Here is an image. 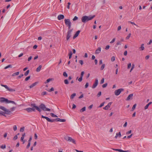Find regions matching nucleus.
I'll list each match as a JSON object with an SVG mask.
<instances>
[{
  "mask_svg": "<svg viewBox=\"0 0 152 152\" xmlns=\"http://www.w3.org/2000/svg\"><path fill=\"white\" fill-rule=\"evenodd\" d=\"M101 95V92L99 91V93L97 94V97H99Z\"/></svg>",
  "mask_w": 152,
  "mask_h": 152,
  "instance_id": "obj_44",
  "label": "nucleus"
},
{
  "mask_svg": "<svg viewBox=\"0 0 152 152\" xmlns=\"http://www.w3.org/2000/svg\"><path fill=\"white\" fill-rule=\"evenodd\" d=\"M98 80L97 79H95V82L92 86V88H94L96 87L98 84Z\"/></svg>",
  "mask_w": 152,
  "mask_h": 152,
  "instance_id": "obj_10",
  "label": "nucleus"
},
{
  "mask_svg": "<svg viewBox=\"0 0 152 152\" xmlns=\"http://www.w3.org/2000/svg\"><path fill=\"white\" fill-rule=\"evenodd\" d=\"M30 78V76H29L27 77L25 79V80L26 81H28L29 79Z\"/></svg>",
  "mask_w": 152,
  "mask_h": 152,
  "instance_id": "obj_41",
  "label": "nucleus"
},
{
  "mask_svg": "<svg viewBox=\"0 0 152 152\" xmlns=\"http://www.w3.org/2000/svg\"><path fill=\"white\" fill-rule=\"evenodd\" d=\"M104 78H103L102 79L101 81V82H100V84H102L104 82Z\"/></svg>",
  "mask_w": 152,
  "mask_h": 152,
  "instance_id": "obj_46",
  "label": "nucleus"
},
{
  "mask_svg": "<svg viewBox=\"0 0 152 152\" xmlns=\"http://www.w3.org/2000/svg\"><path fill=\"white\" fill-rule=\"evenodd\" d=\"M104 66H105V64H103L102 65V66H101V69H100L101 70H102L104 68Z\"/></svg>",
  "mask_w": 152,
  "mask_h": 152,
  "instance_id": "obj_35",
  "label": "nucleus"
},
{
  "mask_svg": "<svg viewBox=\"0 0 152 152\" xmlns=\"http://www.w3.org/2000/svg\"><path fill=\"white\" fill-rule=\"evenodd\" d=\"M24 127H22L20 129V132H23L24 131Z\"/></svg>",
  "mask_w": 152,
  "mask_h": 152,
  "instance_id": "obj_40",
  "label": "nucleus"
},
{
  "mask_svg": "<svg viewBox=\"0 0 152 152\" xmlns=\"http://www.w3.org/2000/svg\"><path fill=\"white\" fill-rule=\"evenodd\" d=\"M107 83H106L104 84L102 86V87L103 88H104L107 87Z\"/></svg>",
  "mask_w": 152,
  "mask_h": 152,
  "instance_id": "obj_38",
  "label": "nucleus"
},
{
  "mask_svg": "<svg viewBox=\"0 0 152 152\" xmlns=\"http://www.w3.org/2000/svg\"><path fill=\"white\" fill-rule=\"evenodd\" d=\"M63 75L65 77H67V74L66 72H64L63 73Z\"/></svg>",
  "mask_w": 152,
  "mask_h": 152,
  "instance_id": "obj_36",
  "label": "nucleus"
},
{
  "mask_svg": "<svg viewBox=\"0 0 152 152\" xmlns=\"http://www.w3.org/2000/svg\"><path fill=\"white\" fill-rule=\"evenodd\" d=\"M131 35V33H130L126 37V39H129L130 38V36Z\"/></svg>",
  "mask_w": 152,
  "mask_h": 152,
  "instance_id": "obj_33",
  "label": "nucleus"
},
{
  "mask_svg": "<svg viewBox=\"0 0 152 152\" xmlns=\"http://www.w3.org/2000/svg\"><path fill=\"white\" fill-rule=\"evenodd\" d=\"M124 90V89L123 88H120V89L117 90L115 91V92H114L116 96L118 95H119L121 93L122 91H123Z\"/></svg>",
  "mask_w": 152,
  "mask_h": 152,
  "instance_id": "obj_6",
  "label": "nucleus"
},
{
  "mask_svg": "<svg viewBox=\"0 0 152 152\" xmlns=\"http://www.w3.org/2000/svg\"><path fill=\"white\" fill-rule=\"evenodd\" d=\"M118 136L119 137H121V132H119L118 133H116V136L115 137V138H117Z\"/></svg>",
  "mask_w": 152,
  "mask_h": 152,
  "instance_id": "obj_20",
  "label": "nucleus"
},
{
  "mask_svg": "<svg viewBox=\"0 0 152 152\" xmlns=\"http://www.w3.org/2000/svg\"><path fill=\"white\" fill-rule=\"evenodd\" d=\"M0 148H1L4 149L5 148H6V145H2L0 146Z\"/></svg>",
  "mask_w": 152,
  "mask_h": 152,
  "instance_id": "obj_34",
  "label": "nucleus"
},
{
  "mask_svg": "<svg viewBox=\"0 0 152 152\" xmlns=\"http://www.w3.org/2000/svg\"><path fill=\"white\" fill-rule=\"evenodd\" d=\"M132 132V131L131 130H129V131H128L126 133V134H129L130 133H131Z\"/></svg>",
  "mask_w": 152,
  "mask_h": 152,
  "instance_id": "obj_59",
  "label": "nucleus"
},
{
  "mask_svg": "<svg viewBox=\"0 0 152 152\" xmlns=\"http://www.w3.org/2000/svg\"><path fill=\"white\" fill-rule=\"evenodd\" d=\"M79 63L81 65H82L83 64V61L82 60H80L79 61Z\"/></svg>",
  "mask_w": 152,
  "mask_h": 152,
  "instance_id": "obj_51",
  "label": "nucleus"
},
{
  "mask_svg": "<svg viewBox=\"0 0 152 152\" xmlns=\"http://www.w3.org/2000/svg\"><path fill=\"white\" fill-rule=\"evenodd\" d=\"M72 29L69 30L67 34L66 39L67 40H68L70 37L71 36V33L72 31Z\"/></svg>",
  "mask_w": 152,
  "mask_h": 152,
  "instance_id": "obj_7",
  "label": "nucleus"
},
{
  "mask_svg": "<svg viewBox=\"0 0 152 152\" xmlns=\"http://www.w3.org/2000/svg\"><path fill=\"white\" fill-rule=\"evenodd\" d=\"M37 83H38L37 82H35L34 83L32 84L31 85V86H29L30 88H32L33 87H34L37 84Z\"/></svg>",
  "mask_w": 152,
  "mask_h": 152,
  "instance_id": "obj_21",
  "label": "nucleus"
},
{
  "mask_svg": "<svg viewBox=\"0 0 152 152\" xmlns=\"http://www.w3.org/2000/svg\"><path fill=\"white\" fill-rule=\"evenodd\" d=\"M52 80H53L52 78H49L46 80V81L45 82V84L47 83H48V82H49L50 81H51Z\"/></svg>",
  "mask_w": 152,
  "mask_h": 152,
  "instance_id": "obj_23",
  "label": "nucleus"
},
{
  "mask_svg": "<svg viewBox=\"0 0 152 152\" xmlns=\"http://www.w3.org/2000/svg\"><path fill=\"white\" fill-rule=\"evenodd\" d=\"M86 107H83L82 109L80 110V112L81 113L84 111L86 110Z\"/></svg>",
  "mask_w": 152,
  "mask_h": 152,
  "instance_id": "obj_26",
  "label": "nucleus"
},
{
  "mask_svg": "<svg viewBox=\"0 0 152 152\" xmlns=\"http://www.w3.org/2000/svg\"><path fill=\"white\" fill-rule=\"evenodd\" d=\"M112 149L114 151H118L120 152H129V150L124 151L122 150L121 149H114V148H112Z\"/></svg>",
  "mask_w": 152,
  "mask_h": 152,
  "instance_id": "obj_13",
  "label": "nucleus"
},
{
  "mask_svg": "<svg viewBox=\"0 0 152 152\" xmlns=\"http://www.w3.org/2000/svg\"><path fill=\"white\" fill-rule=\"evenodd\" d=\"M88 83H86L85 86V88H87L88 87Z\"/></svg>",
  "mask_w": 152,
  "mask_h": 152,
  "instance_id": "obj_60",
  "label": "nucleus"
},
{
  "mask_svg": "<svg viewBox=\"0 0 152 152\" xmlns=\"http://www.w3.org/2000/svg\"><path fill=\"white\" fill-rule=\"evenodd\" d=\"M8 99L4 97H0V102H5L7 103Z\"/></svg>",
  "mask_w": 152,
  "mask_h": 152,
  "instance_id": "obj_8",
  "label": "nucleus"
},
{
  "mask_svg": "<svg viewBox=\"0 0 152 152\" xmlns=\"http://www.w3.org/2000/svg\"><path fill=\"white\" fill-rule=\"evenodd\" d=\"M50 115H51V116L53 117H58V116L56 115H55L54 114H53V113H50Z\"/></svg>",
  "mask_w": 152,
  "mask_h": 152,
  "instance_id": "obj_28",
  "label": "nucleus"
},
{
  "mask_svg": "<svg viewBox=\"0 0 152 152\" xmlns=\"http://www.w3.org/2000/svg\"><path fill=\"white\" fill-rule=\"evenodd\" d=\"M19 72H16L13 73L12 74V76H14L15 75H18L19 74Z\"/></svg>",
  "mask_w": 152,
  "mask_h": 152,
  "instance_id": "obj_25",
  "label": "nucleus"
},
{
  "mask_svg": "<svg viewBox=\"0 0 152 152\" xmlns=\"http://www.w3.org/2000/svg\"><path fill=\"white\" fill-rule=\"evenodd\" d=\"M133 96V94H129L128 97L126 98V100H129L131 98L132 99V97Z\"/></svg>",
  "mask_w": 152,
  "mask_h": 152,
  "instance_id": "obj_18",
  "label": "nucleus"
},
{
  "mask_svg": "<svg viewBox=\"0 0 152 152\" xmlns=\"http://www.w3.org/2000/svg\"><path fill=\"white\" fill-rule=\"evenodd\" d=\"M42 67V66L40 65L36 69V71L37 72H39L40 71L41 68Z\"/></svg>",
  "mask_w": 152,
  "mask_h": 152,
  "instance_id": "obj_19",
  "label": "nucleus"
},
{
  "mask_svg": "<svg viewBox=\"0 0 152 152\" xmlns=\"http://www.w3.org/2000/svg\"><path fill=\"white\" fill-rule=\"evenodd\" d=\"M72 52L71 51H70L69 52V59H70L71 58L72 56Z\"/></svg>",
  "mask_w": 152,
  "mask_h": 152,
  "instance_id": "obj_24",
  "label": "nucleus"
},
{
  "mask_svg": "<svg viewBox=\"0 0 152 152\" xmlns=\"http://www.w3.org/2000/svg\"><path fill=\"white\" fill-rule=\"evenodd\" d=\"M64 22L65 24L68 27V29L70 30L71 23L70 21V20L69 19H65Z\"/></svg>",
  "mask_w": 152,
  "mask_h": 152,
  "instance_id": "obj_4",
  "label": "nucleus"
},
{
  "mask_svg": "<svg viewBox=\"0 0 152 152\" xmlns=\"http://www.w3.org/2000/svg\"><path fill=\"white\" fill-rule=\"evenodd\" d=\"M1 85L3 87H4L7 89L8 91L11 92H13L15 91V90L14 89L8 87L6 85H4L2 84H1Z\"/></svg>",
  "mask_w": 152,
  "mask_h": 152,
  "instance_id": "obj_5",
  "label": "nucleus"
},
{
  "mask_svg": "<svg viewBox=\"0 0 152 152\" xmlns=\"http://www.w3.org/2000/svg\"><path fill=\"white\" fill-rule=\"evenodd\" d=\"M64 83L66 84H67L69 83V82L67 79H65L64 80Z\"/></svg>",
  "mask_w": 152,
  "mask_h": 152,
  "instance_id": "obj_37",
  "label": "nucleus"
},
{
  "mask_svg": "<svg viewBox=\"0 0 152 152\" xmlns=\"http://www.w3.org/2000/svg\"><path fill=\"white\" fill-rule=\"evenodd\" d=\"M115 38H113L112 39V40L110 42V43H113L115 41Z\"/></svg>",
  "mask_w": 152,
  "mask_h": 152,
  "instance_id": "obj_45",
  "label": "nucleus"
},
{
  "mask_svg": "<svg viewBox=\"0 0 152 152\" xmlns=\"http://www.w3.org/2000/svg\"><path fill=\"white\" fill-rule=\"evenodd\" d=\"M104 102H103L102 103L100 104V106H99V107H102V106L104 105Z\"/></svg>",
  "mask_w": 152,
  "mask_h": 152,
  "instance_id": "obj_47",
  "label": "nucleus"
},
{
  "mask_svg": "<svg viewBox=\"0 0 152 152\" xmlns=\"http://www.w3.org/2000/svg\"><path fill=\"white\" fill-rule=\"evenodd\" d=\"M47 92L46 91H43L42 93V94L43 95L46 94Z\"/></svg>",
  "mask_w": 152,
  "mask_h": 152,
  "instance_id": "obj_64",
  "label": "nucleus"
},
{
  "mask_svg": "<svg viewBox=\"0 0 152 152\" xmlns=\"http://www.w3.org/2000/svg\"><path fill=\"white\" fill-rule=\"evenodd\" d=\"M0 109L5 111L6 109L4 107L1 106H0Z\"/></svg>",
  "mask_w": 152,
  "mask_h": 152,
  "instance_id": "obj_30",
  "label": "nucleus"
},
{
  "mask_svg": "<svg viewBox=\"0 0 152 152\" xmlns=\"http://www.w3.org/2000/svg\"><path fill=\"white\" fill-rule=\"evenodd\" d=\"M54 90V88L53 87H52L51 88L50 90L48 91L49 92H50L52 91H53Z\"/></svg>",
  "mask_w": 152,
  "mask_h": 152,
  "instance_id": "obj_49",
  "label": "nucleus"
},
{
  "mask_svg": "<svg viewBox=\"0 0 152 152\" xmlns=\"http://www.w3.org/2000/svg\"><path fill=\"white\" fill-rule=\"evenodd\" d=\"M80 32V30L77 31L76 32L75 34H74V36H73V39H74L76 37H77L78 36V35L79 34Z\"/></svg>",
  "mask_w": 152,
  "mask_h": 152,
  "instance_id": "obj_15",
  "label": "nucleus"
},
{
  "mask_svg": "<svg viewBox=\"0 0 152 152\" xmlns=\"http://www.w3.org/2000/svg\"><path fill=\"white\" fill-rule=\"evenodd\" d=\"M29 70H27L25 73L24 75L26 76H27L28 74L29 73Z\"/></svg>",
  "mask_w": 152,
  "mask_h": 152,
  "instance_id": "obj_31",
  "label": "nucleus"
},
{
  "mask_svg": "<svg viewBox=\"0 0 152 152\" xmlns=\"http://www.w3.org/2000/svg\"><path fill=\"white\" fill-rule=\"evenodd\" d=\"M30 106L32 108H28L25 109V110L27 111L29 113L32 111L35 112V109L40 113L42 110L44 111H50V109L46 107L45 105L43 104H41L39 107L37 106L35 103L31 104Z\"/></svg>",
  "mask_w": 152,
  "mask_h": 152,
  "instance_id": "obj_1",
  "label": "nucleus"
},
{
  "mask_svg": "<svg viewBox=\"0 0 152 152\" xmlns=\"http://www.w3.org/2000/svg\"><path fill=\"white\" fill-rule=\"evenodd\" d=\"M64 139L67 141H69L72 142L74 144H76V142L75 140L72 139V137H69L66 136L64 137Z\"/></svg>",
  "mask_w": 152,
  "mask_h": 152,
  "instance_id": "obj_3",
  "label": "nucleus"
},
{
  "mask_svg": "<svg viewBox=\"0 0 152 152\" xmlns=\"http://www.w3.org/2000/svg\"><path fill=\"white\" fill-rule=\"evenodd\" d=\"M84 74V72L83 71L82 72H81V75H80V77H83V75Z\"/></svg>",
  "mask_w": 152,
  "mask_h": 152,
  "instance_id": "obj_53",
  "label": "nucleus"
},
{
  "mask_svg": "<svg viewBox=\"0 0 152 152\" xmlns=\"http://www.w3.org/2000/svg\"><path fill=\"white\" fill-rule=\"evenodd\" d=\"M76 96L75 93H73L72 95H71L70 96V99H73L75 96Z\"/></svg>",
  "mask_w": 152,
  "mask_h": 152,
  "instance_id": "obj_27",
  "label": "nucleus"
},
{
  "mask_svg": "<svg viewBox=\"0 0 152 152\" xmlns=\"http://www.w3.org/2000/svg\"><path fill=\"white\" fill-rule=\"evenodd\" d=\"M149 106V105L148 104H147L144 107L145 109L146 110L148 108Z\"/></svg>",
  "mask_w": 152,
  "mask_h": 152,
  "instance_id": "obj_62",
  "label": "nucleus"
},
{
  "mask_svg": "<svg viewBox=\"0 0 152 152\" xmlns=\"http://www.w3.org/2000/svg\"><path fill=\"white\" fill-rule=\"evenodd\" d=\"M64 18V16L63 15H60L58 16L57 18L58 20H61L63 19Z\"/></svg>",
  "mask_w": 152,
  "mask_h": 152,
  "instance_id": "obj_14",
  "label": "nucleus"
},
{
  "mask_svg": "<svg viewBox=\"0 0 152 152\" xmlns=\"http://www.w3.org/2000/svg\"><path fill=\"white\" fill-rule=\"evenodd\" d=\"M112 104V102H110L108 103L107 105L105 107L103 108V109L105 110H107L110 107L111 105Z\"/></svg>",
  "mask_w": 152,
  "mask_h": 152,
  "instance_id": "obj_11",
  "label": "nucleus"
},
{
  "mask_svg": "<svg viewBox=\"0 0 152 152\" xmlns=\"http://www.w3.org/2000/svg\"><path fill=\"white\" fill-rule=\"evenodd\" d=\"M115 60V58L114 56H113L111 58V61H113Z\"/></svg>",
  "mask_w": 152,
  "mask_h": 152,
  "instance_id": "obj_58",
  "label": "nucleus"
},
{
  "mask_svg": "<svg viewBox=\"0 0 152 152\" xmlns=\"http://www.w3.org/2000/svg\"><path fill=\"white\" fill-rule=\"evenodd\" d=\"M12 103V104H16V103H15V102L14 101H10V100H8V101H7V103Z\"/></svg>",
  "mask_w": 152,
  "mask_h": 152,
  "instance_id": "obj_29",
  "label": "nucleus"
},
{
  "mask_svg": "<svg viewBox=\"0 0 152 152\" xmlns=\"http://www.w3.org/2000/svg\"><path fill=\"white\" fill-rule=\"evenodd\" d=\"M55 121H60L62 122H65L66 121V120L64 119H61L59 118H57L54 119Z\"/></svg>",
  "mask_w": 152,
  "mask_h": 152,
  "instance_id": "obj_12",
  "label": "nucleus"
},
{
  "mask_svg": "<svg viewBox=\"0 0 152 152\" xmlns=\"http://www.w3.org/2000/svg\"><path fill=\"white\" fill-rule=\"evenodd\" d=\"M0 114H1L4 116H6L5 115H4L5 114V112H3L1 111V112H0Z\"/></svg>",
  "mask_w": 152,
  "mask_h": 152,
  "instance_id": "obj_48",
  "label": "nucleus"
},
{
  "mask_svg": "<svg viewBox=\"0 0 152 152\" xmlns=\"http://www.w3.org/2000/svg\"><path fill=\"white\" fill-rule=\"evenodd\" d=\"M5 113V114L7 115H10L11 114V111H10L9 110H8L7 109H6V110L4 111Z\"/></svg>",
  "mask_w": 152,
  "mask_h": 152,
  "instance_id": "obj_16",
  "label": "nucleus"
},
{
  "mask_svg": "<svg viewBox=\"0 0 152 152\" xmlns=\"http://www.w3.org/2000/svg\"><path fill=\"white\" fill-rule=\"evenodd\" d=\"M30 145V142H28V144L27 145V146L26 148H29Z\"/></svg>",
  "mask_w": 152,
  "mask_h": 152,
  "instance_id": "obj_54",
  "label": "nucleus"
},
{
  "mask_svg": "<svg viewBox=\"0 0 152 152\" xmlns=\"http://www.w3.org/2000/svg\"><path fill=\"white\" fill-rule=\"evenodd\" d=\"M134 64H133L132 65V66L131 67V70H132V69L134 68Z\"/></svg>",
  "mask_w": 152,
  "mask_h": 152,
  "instance_id": "obj_61",
  "label": "nucleus"
},
{
  "mask_svg": "<svg viewBox=\"0 0 152 152\" xmlns=\"http://www.w3.org/2000/svg\"><path fill=\"white\" fill-rule=\"evenodd\" d=\"M23 76V74H21L19 76H18V78H20L21 77H22Z\"/></svg>",
  "mask_w": 152,
  "mask_h": 152,
  "instance_id": "obj_52",
  "label": "nucleus"
},
{
  "mask_svg": "<svg viewBox=\"0 0 152 152\" xmlns=\"http://www.w3.org/2000/svg\"><path fill=\"white\" fill-rule=\"evenodd\" d=\"M131 63H129L128 65V69H129L131 67Z\"/></svg>",
  "mask_w": 152,
  "mask_h": 152,
  "instance_id": "obj_43",
  "label": "nucleus"
},
{
  "mask_svg": "<svg viewBox=\"0 0 152 152\" xmlns=\"http://www.w3.org/2000/svg\"><path fill=\"white\" fill-rule=\"evenodd\" d=\"M110 46L109 45H107L106 47H105V49L106 50H108L109 49V48H110Z\"/></svg>",
  "mask_w": 152,
  "mask_h": 152,
  "instance_id": "obj_56",
  "label": "nucleus"
},
{
  "mask_svg": "<svg viewBox=\"0 0 152 152\" xmlns=\"http://www.w3.org/2000/svg\"><path fill=\"white\" fill-rule=\"evenodd\" d=\"M13 130L14 131H15L17 130V126L16 125H15L13 126Z\"/></svg>",
  "mask_w": 152,
  "mask_h": 152,
  "instance_id": "obj_55",
  "label": "nucleus"
},
{
  "mask_svg": "<svg viewBox=\"0 0 152 152\" xmlns=\"http://www.w3.org/2000/svg\"><path fill=\"white\" fill-rule=\"evenodd\" d=\"M101 48L100 47H99L98 49L96 50L95 54H98L100 53L101 52Z\"/></svg>",
  "mask_w": 152,
  "mask_h": 152,
  "instance_id": "obj_17",
  "label": "nucleus"
},
{
  "mask_svg": "<svg viewBox=\"0 0 152 152\" xmlns=\"http://www.w3.org/2000/svg\"><path fill=\"white\" fill-rule=\"evenodd\" d=\"M95 17V15L93 16L90 15L88 16H84L81 18L82 22L84 23H86L89 20H91Z\"/></svg>",
  "mask_w": 152,
  "mask_h": 152,
  "instance_id": "obj_2",
  "label": "nucleus"
},
{
  "mask_svg": "<svg viewBox=\"0 0 152 152\" xmlns=\"http://www.w3.org/2000/svg\"><path fill=\"white\" fill-rule=\"evenodd\" d=\"M78 19V18L77 17L75 16L74 18L73 19V20L75 21L77 20Z\"/></svg>",
  "mask_w": 152,
  "mask_h": 152,
  "instance_id": "obj_39",
  "label": "nucleus"
},
{
  "mask_svg": "<svg viewBox=\"0 0 152 152\" xmlns=\"http://www.w3.org/2000/svg\"><path fill=\"white\" fill-rule=\"evenodd\" d=\"M12 67V65L11 64L7 66H6L4 68L5 69H6L8 68H11Z\"/></svg>",
  "mask_w": 152,
  "mask_h": 152,
  "instance_id": "obj_32",
  "label": "nucleus"
},
{
  "mask_svg": "<svg viewBox=\"0 0 152 152\" xmlns=\"http://www.w3.org/2000/svg\"><path fill=\"white\" fill-rule=\"evenodd\" d=\"M41 117L42 118H45L49 122H52L54 121V119H53V120H51V119H50L49 118H48V117L44 116L43 115H42Z\"/></svg>",
  "mask_w": 152,
  "mask_h": 152,
  "instance_id": "obj_9",
  "label": "nucleus"
},
{
  "mask_svg": "<svg viewBox=\"0 0 152 152\" xmlns=\"http://www.w3.org/2000/svg\"><path fill=\"white\" fill-rule=\"evenodd\" d=\"M82 80V77H80L78 79V80L79 82H81Z\"/></svg>",
  "mask_w": 152,
  "mask_h": 152,
  "instance_id": "obj_57",
  "label": "nucleus"
},
{
  "mask_svg": "<svg viewBox=\"0 0 152 152\" xmlns=\"http://www.w3.org/2000/svg\"><path fill=\"white\" fill-rule=\"evenodd\" d=\"M15 108V107H13L10 108V110L11 111H13Z\"/></svg>",
  "mask_w": 152,
  "mask_h": 152,
  "instance_id": "obj_50",
  "label": "nucleus"
},
{
  "mask_svg": "<svg viewBox=\"0 0 152 152\" xmlns=\"http://www.w3.org/2000/svg\"><path fill=\"white\" fill-rule=\"evenodd\" d=\"M140 50H143L144 49V44H142L141 47L139 48Z\"/></svg>",
  "mask_w": 152,
  "mask_h": 152,
  "instance_id": "obj_22",
  "label": "nucleus"
},
{
  "mask_svg": "<svg viewBox=\"0 0 152 152\" xmlns=\"http://www.w3.org/2000/svg\"><path fill=\"white\" fill-rule=\"evenodd\" d=\"M136 106V104H135L132 107V110H134L135 109Z\"/></svg>",
  "mask_w": 152,
  "mask_h": 152,
  "instance_id": "obj_42",
  "label": "nucleus"
},
{
  "mask_svg": "<svg viewBox=\"0 0 152 152\" xmlns=\"http://www.w3.org/2000/svg\"><path fill=\"white\" fill-rule=\"evenodd\" d=\"M32 58V56H30V57H29L28 58V61H30L31 60V58Z\"/></svg>",
  "mask_w": 152,
  "mask_h": 152,
  "instance_id": "obj_63",
  "label": "nucleus"
}]
</instances>
